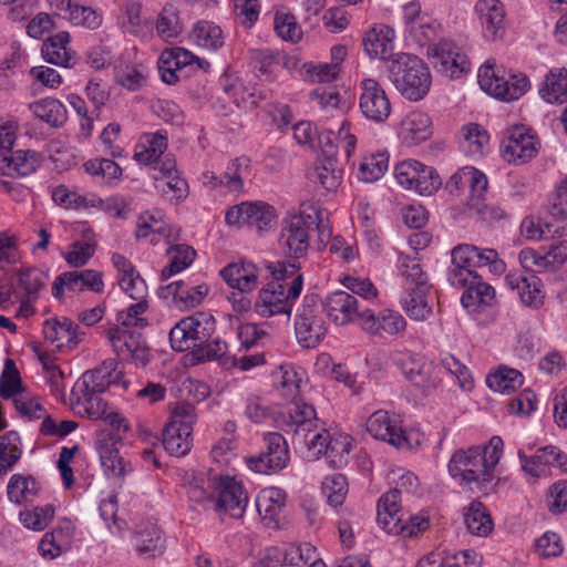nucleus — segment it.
Masks as SVG:
<instances>
[{
  "instance_id": "f257e3e1",
  "label": "nucleus",
  "mask_w": 567,
  "mask_h": 567,
  "mask_svg": "<svg viewBox=\"0 0 567 567\" xmlns=\"http://www.w3.org/2000/svg\"><path fill=\"white\" fill-rule=\"evenodd\" d=\"M504 442L493 436L487 444L456 450L449 462V473L462 488L475 489L482 495L496 492L499 478L495 468L503 455Z\"/></svg>"
},
{
  "instance_id": "f03ea898",
  "label": "nucleus",
  "mask_w": 567,
  "mask_h": 567,
  "mask_svg": "<svg viewBox=\"0 0 567 567\" xmlns=\"http://www.w3.org/2000/svg\"><path fill=\"white\" fill-rule=\"evenodd\" d=\"M317 230L318 241L326 246L332 236L326 212L312 203H302L298 214H289L281 220L279 247L288 258L306 257L310 248V234Z\"/></svg>"
},
{
  "instance_id": "7ed1b4c3",
  "label": "nucleus",
  "mask_w": 567,
  "mask_h": 567,
  "mask_svg": "<svg viewBox=\"0 0 567 567\" xmlns=\"http://www.w3.org/2000/svg\"><path fill=\"white\" fill-rule=\"evenodd\" d=\"M111 385H120L126 390L128 382L124 380L123 371L118 370V362L114 359L103 361L93 370L84 372L76 380L71 391V408L99 416L102 410L104 393Z\"/></svg>"
},
{
  "instance_id": "20e7f679",
  "label": "nucleus",
  "mask_w": 567,
  "mask_h": 567,
  "mask_svg": "<svg viewBox=\"0 0 567 567\" xmlns=\"http://www.w3.org/2000/svg\"><path fill=\"white\" fill-rule=\"evenodd\" d=\"M388 72L390 81L404 99L417 102L430 91V70L416 55L396 54L390 61Z\"/></svg>"
},
{
  "instance_id": "39448f33",
  "label": "nucleus",
  "mask_w": 567,
  "mask_h": 567,
  "mask_svg": "<svg viewBox=\"0 0 567 567\" xmlns=\"http://www.w3.org/2000/svg\"><path fill=\"white\" fill-rule=\"evenodd\" d=\"M452 265L447 271V280L452 286H464L467 280L475 279L476 268L488 266L494 274L505 271V262L495 249H480L474 245L461 244L453 248Z\"/></svg>"
},
{
  "instance_id": "423d86ee",
  "label": "nucleus",
  "mask_w": 567,
  "mask_h": 567,
  "mask_svg": "<svg viewBox=\"0 0 567 567\" xmlns=\"http://www.w3.org/2000/svg\"><path fill=\"white\" fill-rule=\"evenodd\" d=\"M477 82L484 92L505 102L518 100L530 89L526 74L513 73L506 78L505 72L496 70L489 60L478 69Z\"/></svg>"
},
{
  "instance_id": "0eeeda50",
  "label": "nucleus",
  "mask_w": 567,
  "mask_h": 567,
  "mask_svg": "<svg viewBox=\"0 0 567 567\" xmlns=\"http://www.w3.org/2000/svg\"><path fill=\"white\" fill-rule=\"evenodd\" d=\"M216 320L208 312H196L181 319L169 331V343L173 350L184 352L192 350L214 337Z\"/></svg>"
},
{
  "instance_id": "6e6552de",
  "label": "nucleus",
  "mask_w": 567,
  "mask_h": 567,
  "mask_svg": "<svg viewBox=\"0 0 567 567\" xmlns=\"http://www.w3.org/2000/svg\"><path fill=\"white\" fill-rule=\"evenodd\" d=\"M195 406L189 403H178L163 430V446L173 456H184L192 449L193 425L196 422Z\"/></svg>"
},
{
  "instance_id": "1a4fd4ad",
  "label": "nucleus",
  "mask_w": 567,
  "mask_h": 567,
  "mask_svg": "<svg viewBox=\"0 0 567 567\" xmlns=\"http://www.w3.org/2000/svg\"><path fill=\"white\" fill-rule=\"evenodd\" d=\"M275 416L279 429L292 433L299 443L306 444V439L319 431V420L315 408L296 396Z\"/></svg>"
},
{
  "instance_id": "9d476101",
  "label": "nucleus",
  "mask_w": 567,
  "mask_h": 567,
  "mask_svg": "<svg viewBox=\"0 0 567 567\" xmlns=\"http://www.w3.org/2000/svg\"><path fill=\"white\" fill-rule=\"evenodd\" d=\"M295 333L298 343L306 349L318 347L326 337L327 326L317 296H305L302 305L297 309Z\"/></svg>"
},
{
  "instance_id": "9b49d317",
  "label": "nucleus",
  "mask_w": 567,
  "mask_h": 567,
  "mask_svg": "<svg viewBox=\"0 0 567 567\" xmlns=\"http://www.w3.org/2000/svg\"><path fill=\"white\" fill-rule=\"evenodd\" d=\"M303 287V277L298 276L293 282L288 286H281L279 282H269L266 288L259 291L254 309L261 317H271L275 315L291 316L292 303L300 296Z\"/></svg>"
},
{
  "instance_id": "f8f14e48",
  "label": "nucleus",
  "mask_w": 567,
  "mask_h": 567,
  "mask_svg": "<svg viewBox=\"0 0 567 567\" xmlns=\"http://www.w3.org/2000/svg\"><path fill=\"white\" fill-rule=\"evenodd\" d=\"M307 458L318 460L324 456L329 465L333 468H341L348 463L350 453L349 436H331L329 431L320 429L311 437L306 439Z\"/></svg>"
},
{
  "instance_id": "ddd939ff",
  "label": "nucleus",
  "mask_w": 567,
  "mask_h": 567,
  "mask_svg": "<svg viewBox=\"0 0 567 567\" xmlns=\"http://www.w3.org/2000/svg\"><path fill=\"white\" fill-rule=\"evenodd\" d=\"M106 338L118 357L130 360L137 367H146L152 358L151 349L143 334L125 327H111Z\"/></svg>"
},
{
  "instance_id": "4468645a",
  "label": "nucleus",
  "mask_w": 567,
  "mask_h": 567,
  "mask_svg": "<svg viewBox=\"0 0 567 567\" xmlns=\"http://www.w3.org/2000/svg\"><path fill=\"white\" fill-rule=\"evenodd\" d=\"M396 365L409 382L427 395L441 383L440 371L434 362L420 353L406 352L396 359Z\"/></svg>"
},
{
  "instance_id": "2eb2a0df",
  "label": "nucleus",
  "mask_w": 567,
  "mask_h": 567,
  "mask_svg": "<svg viewBox=\"0 0 567 567\" xmlns=\"http://www.w3.org/2000/svg\"><path fill=\"white\" fill-rule=\"evenodd\" d=\"M427 55L433 68L450 79L460 78L471 70L466 53L451 40L443 39L431 45Z\"/></svg>"
},
{
  "instance_id": "dca6fc26",
  "label": "nucleus",
  "mask_w": 567,
  "mask_h": 567,
  "mask_svg": "<svg viewBox=\"0 0 567 567\" xmlns=\"http://www.w3.org/2000/svg\"><path fill=\"white\" fill-rule=\"evenodd\" d=\"M212 508L233 518L243 517L248 504V495L240 482L230 476H218L215 482Z\"/></svg>"
},
{
  "instance_id": "f3484780",
  "label": "nucleus",
  "mask_w": 567,
  "mask_h": 567,
  "mask_svg": "<svg viewBox=\"0 0 567 567\" xmlns=\"http://www.w3.org/2000/svg\"><path fill=\"white\" fill-rule=\"evenodd\" d=\"M196 64L197 69L208 70L210 64L194 55L190 51L175 47L164 50L158 59V71L161 79L166 84H176L186 68Z\"/></svg>"
},
{
  "instance_id": "a211bd4d",
  "label": "nucleus",
  "mask_w": 567,
  "mask_h": 567,
  "mask_svg": "<svg viewBox=\"0 0 567 567\" xmlns=\"http://www.w3.org/2000/svg\"><path fill=\"white\" fill-rule=\"evenodd\" d=\"M518 458L524 473L533 478L549 476L551 474V468H558L560 472H567L566 454L553 445L538 449L532 456H527L523 450H519Z\"/></svg>"
},
{
  "instance_id": "6ab92c4d",
  "label": "nucleus",
  "mask_w": 567,
  "mask_h": 567,
  "mask_svg": "<svg viewBox=\"0 0 567 567\" xmlns=\"http://www.w3.org/2000/svg\"><path fill=\"white\" fill-rule=\"evenodd\" d=\"M539 141L524 125H516L508 130L507 136L502 141L503 157L515 164H523L536 156Z\"/></svg>"
},
{
  "instance_id": "aec40b11",
  "label": "nucleus",
  "mask_w": 567,
  "mask_h": 567,
  "mask_svg": "<svg viewBox=\"0 0 567 567\" xmlns=\"http://www.w3.org/2000/svg\"><path fill=\"white\" fill-rule=\"evenodd\" d=\"M267 451L258 456L247 460L248 467L256 472L266 474L269 471H280L285 468L290 460L289 449L286 439L276 432L265 434Z\"/></svg>"
},
{
  "instance_id": "412c9836",
  "label": "nucleus",
  "mask_w": 567,
  "mask_h": 567,
  "mask_svg": "<svg viewBox=\"0 0 567 567\" xmlns=\"http://www.w3.org/2000/svg\"><path fill=\"white\" fill-rule=\"evenodd\" d=\"M359 107L363 116L375 123L384 122L391 113L389 97L374 79H364L361 84Z\"/></svg>"
},
{
  "instance_id": "4be33fe9",
  "label": "nucleus",
  "mask_w": 567,
  "mask_h": 567,
  "mask_svg": "<svg viewBox=\"0 0 567 567\" xmlns=\"http://www.w3.org/2000/svg\"><path fill=\"white\" fill-rule=\"evenodd\" d=\"M368 432L377 440H382L398 449L411 447V435L399 425L398 420L389 412L379 410L367 422Z\"/></svg>"
},
{
  "instance_id": "5701e85b",
  "label": "nucleus",
  "mask_w": 567,
  "mask_h": 567,
  "mask_svg": "<svg viewBox=\"0 0 567 567\" xmlns=\"http://www.w3.org/2000/svg\"><path fill=\"white\" fill-rule=\"evenodd\" d=\"M208 291L206 284L192 286L184 280H177L161 287L157 295L179 309H192L202 303Z\"/></svg>"
},
{
  "instance_id": "b1692460",
  "label": "nucleus",
  "mask_w": 567,
  "mask_h": 567,
  "mask_svg": "<svg viewBox=\"0 0 567 567\" xmlns=\"http://www.w3.org/2000/svg\"><path fill=\"white\" fill-rule=\"evenodd\" d=\"M217 477L216 475L209 477L200 472L185 471L182 475L181 486L190 503L204 508H212Z\"/></svg>"
},
{
  "instance_id": "393cba45",
  "label": "nucleus",
  "mask_w": 567,
  "mask_h": 567,
  "mask_svg": "<svg viewBox=\"0 0 567 567\" xmlns=\"http://www.w3.org/2000/svg\"><path fill=\"white\" fill-rule=\"evenodd\" d=\"M327 316L337 326H346L354 319L361 320L362 310L357 298L348 291L338 290L330 293L323 303Z\"/></svg>"
},
{
  "instance_id": "a878e982",
  "label": "nucleus",
  "mask_w": 567,
  "mask_h": 567,
  "mask_svg": "<svg viewBox=\"0 0 567 567\" xmlns=\"http://www.w3.org/2000/svg\"><path fill=\"white\" fill-rule=\"evenodd\" d=\"M361 327L370 334H379L381 332L396 334L405 329L406 321L401 313L393 310L384 309L375 316L372 310L363 309Z\"/></svg>"
},
{
  "instance_id": "bb28decb",
  "label": "nucleus",
  "mask_w": 567,
  "mask_h": 567,
  "mask_svg": "<svg viewBox=\"0 0 567 567\" xmlns=\"http://www.w3.org/2000/svg\"><path fill=\"white\" fill-rule=\"evenodd\" d=\"M480 14L483 35L487 40H497L505 33V9L499 0H478L475 6Z\"/></svg>"
},
{
  "instance_id": "cd10ccee",
  "label": "nucleus",
  "mask_w": 567,
  "mask_h": 567,
  "mask_svg": "<svg viewBox=\"0 0 567 567\" xmlns=\"http://www.w3.org/2000/svg\"><path fill=\"white\" fill-rule=\"evenodd\" d=\"M333 150H327V157H318L309 179L321 185L328 192H334L341 185L343 169L338 158L332 155Z\"/></svg>"
},
{
  "instance_id": "c85d7f7f",
  "label": "nucleus",
  "mask_w": 567,
  "mask_h": 567,
  "mask_svg": "<svg viewBox=\"0 0 567 567\" xmlns=\"http://www.w3.org/2000/svg\"><path fill=\"white\" fill-rule=\"evenodd\" d=\"M432 286H420V288L406 287L401 298V305L406 315L417 321L429 318L432 313L433 297Z\"/></svg>"
},
{
  "instance_id": "c756f323",
  "label": "nucleus",
  "mask_w": 567,
  "mask_h": 567,
  "mask_svg": "<svg viewBox=\"0 0 567 567\" xmlns=\"http://www.w3.org/2000/svg\"><path fill=\"white\" fill-rule=\"evenodd\" d=\"M506 285L512 290H517L522 302L530 308H539L544 303V293L540 279L534 274L528 276L508 274L505 278Z\"/></svg>"
},
{
  "instance_id": "7c9ffc66",
  "label": "nucleus",
  "mask_w": 567,
  "mask_h": 567,
  "mask_svg": "<svg viewBox=\"0 0 567 567\" xmlns=\"http://www.w3.org/2000/svg\"><path fill=\"white\" fill-rule=\"evenodd\" d=\"M455 287L464 289L461 303L468 310L476 311L481 307H492L496 301L495 289L483 281L478 274L475 275V279L467 280L464 286Z\"/></svg>"
},
{
  "instance_id": "2f4dec72",
  "label": "nucleus",
  "mask_w": 567,
  "mask_h": 567,
  "mask_svg": "<svg viewBox=\"0 0 567 567\" xmlns=\"http://www.w3.org/2000/svg\"><path fill=\"white\" fill-rule=\"evenodd\" d=\"M132 542L137 555L143 559H153L165 550L162 530L154 524L138 527Z\"/></svg>"
},
{
  "instance_id": "473e14b6",
  "label": "nucleus",
  "mask_w": 567,
  "mask_h": 567,
  "mask_svg": "<svg viewBox=\"0 0 567 567\" xmlns=\"http://www.w3.org/2000/svg\"><path fill=\"white\" fill-rule=\"evenodd\" d=\"M488 181L484 173L472 166H465L454 173L446 187L451 193L460 192L465 187L470 188L471 202L481 199L487 190Z\"/></svg>"
},
{
  "instance_id": "72a5a7b5",
  "label": "nucleus",
  "mask_w": 567,
  "mask_h": 567,
  "mask_svg": "<svg viewBox=\"0 0 567 567\" xmlns=\"http://www.w3.org/2000/svg\"><path fill=\"white\" fill-rule=\"evenodd\" d=\"M79 326L71 320H47L43 324L44 339L60 350H71L80 342Z\"/></svg>"
},
{
  "instance_id": "f704fd0d",
  "label": "nucleus",
  "mask_w": 567,
  "mask_h": 567,
  "mask_svg": "<svg viewBox=\"0 0 567 567\" xmlns=\"http://www.w3.org/2000/svg\"><path fill=\"white\" fill-rule=\"evenodd\" d=\"M431 135V118L424 112H410L401 122L400 137L405 145H417L426 141Z\"/></svg>"
},
{
  "instance_id": "c9c22d12",
  "label": "nucleus",
  "mask_w": 567,
  "mask_h": 567,
  "mask_svg": "<svg viewBox=\"0 0 567 567\" xmlns=\"http://www.w3.org/2000/svg\"><path fill=\"white\" fill-rule=\"evenodd\" d=\"M286 492L279 487L262 489L256 498V506L268 527H277L279 516L286 505Z\"/></svg>"
},
{
  "instance_id": "e433bc0d",
  "label": "nucleus",
  "mask_w": 567,
  "mask_h": 567,
  "mask_svg": "<svg viewBox=\"0 0 567 567\" xmlns=\"http://www.w3.org/2000/svg\"><path fill=\"white\" fill-rule=\"evenodd\" d=\"M69 42L70 34L66 31H61L49 38L42 44L43 59L51 64L72 68L76 63V55L68 48Z\"/></svg>"
},
{
  "instance_id": "4c0bfd02",
  "label": "nucleus",
  "mask_w": 567,
  "mask_h": 567,
  "mask_svg": "<svg viewBox=\"0 0 567 567\" xmlns=\"http://www.w3.org/2000/svg\"><path fill=\"white\" fill-rule=\"evenodd\" d=\"M220 276L229 287L240 293L249 292L257 287V268L251 262H233L220 270Z\"/></svg>"
},
{
  "instance_id": "58836bf2",
  "label": "nucleus",
  "mask_w": 567,
  "mask_h": 567,
  "mask_svg": "<svg viewBox=\"0 0 567 567\" xmlns=\"http://www.w3.org/2000/svg\"><path fill=\"white\" fill-rule=\"evenodd\" d=\"M40 165L39 155L33 151H16L10 155L0 154V173L8 176H28Z\"/></svg>"
},
{
  "instance_id": "ea45409f",
  "label": "nucleus",
  "mask_w": 567,
  "mask_h": 567,
  "mask_svg": "<svg viewBox=\"0 0 567 567\" xmlns=\"http://www.w3.org/2000/svg\"><path fill=\"white\" fill-rule=\"evenodd\" d=\"M167 135L161 131L145 133L135 147L134 159L143 165L156 163L167 150Z\"/></svg>"
},
{
  "instance_id": "a19ab883",
  "label": "nucleus",
  "mask_w": 567,
  "mask_h": 567,
  "mask_svg": "<svg viewBox=\"0 0 567 567\" xmlns=\"http://www.w3.org/2000/svg\"><path fill=\"white\" fill-rule=\"evenodd\" d=\"M394 30L388 25L372 28L363 39L365 52L371 58L389 59L393 51Z\"/></svg>"
},
{
  "instance_id": "79ce46f5",
  "label": "nucleus",
  "mask_w": 567,
  "mask_h": 567,
  "mask_svg": "<svg viewBox=\"0 0 567 567\" xmlns=\"http://www.w3.org/2000/svg\"><path fill=\"white\" fill-rule=\"evenodd\" d=\"M102 406L100 408V410H102V412L100 413L99 416H93V414H89V411L87 412H83L82 410L79 411V409H72L73 412L81 416V417H87L90 420H93V421H97V420H101L103 421L105 424H107L109 426H111V432L106 433L105 431H102L100 433V436L99 439H110V437H114L115 439V443H117L118 441L122 440V436L121 434L122 433H125L130 430V425H128V422L127 420L122 416L117 411L111 409L107 404V402H105L104 400L102 401Z\"/></svg>"
},
{
  "instance_id": "37998d69",
  "label": "nucleus",
  "mask_w": 567,
  "mask_h": 567,
  "mask_svg": "<svg viewBox=\"0 0 567 567\" xmlns=\"http://www.w3.org/2000/svg\"><path fill=\"white\" fill-rule=\"evenodd\" d=\"M538 93L547 103L563 104L567 102V70H550L546 74Z\"/></svg>"
},
{
  "instance_id": "c03bdc74",
  "label": "nucleus",
  "mask_w": 567,
  "mask_h": 567,
  "mask_svg": "<svg viewBox=\"0 0 567 567\" xmlns=\"http://www.w3.org/2000/svg\"><path fill=\"white\" fill-rule=\"evenodd\" d=\"M71 534L70 522H65L64 525L45 533L38 546L41 556L47 559L60 556L66 548Z\"/></svg>"
},
{
  "instance_id": "a18cd8bd",
  "label": "nucleus",
  "mask_w": 567,
  "mask_h": 567,
  "mask_svg": "<svg viewBox=\"0 0 567 567\" xmlns=\"http://www.w3.org/2000/svg\"><path fill=\"white\" fill-rule=\"evenodd\" d=\"M464 523L468 532L485 537L493 530V520L485 505L473 501L464 512Z\"/></svg>"
},
{
  "instance_id": "49530a36",
  "label": "nucleus",
  "mask_w": 567,
  "mask_h": 567,
  "mask_svg": "<svg viewBox=\"0 0 567 567\" xmlns=\"http://www.w3.org/2000/svg\"><path fill=\"white\" fill-rule=\"evenodd\" d=\"M167 248L166 254L169 258V264L162 269V280H167L175 274L189 267L196 256V251L193 247L185 244H176Z\"/></svg>"
},
{
  "instance_id": "de8ad7c7",
  "label": "nucleus",
  "mask_w": 567,
  "mask_h": 567,
  "mask_svg": "<svg viewBox=\"0 0 567 567\" xmlns=\"http://www.w3.org/2000/svg\"><path fill=\"white\" fill-rule=\"evenodd\" d=\"M389 168V154L386 151L374 152L362 157L358 178L364 183L379 181Z\"/></svg>"
},
{
  "instance_id": "09e8293b",
  "label": "nucleus",
  "mask_w": 567,
  "mask_h": 567,
  "mask_svg": "<svg viewBox=\"0 0 567 567\" xmlns=\"http://www.w3.org/2000/svg\"><path fill=\"white\" fill-rule=\"evenodd\" d=\"M522 231L532 240L563 237L567 235V224L555 225L548 218L535 220L534 217H526L522 223Z\"/></svg>"
},
{
  "instance_id": "8fccbe9b",
  "label": "nucleus",
  "mask_w": 567,
  "mask_h": 567,
  "mask_svg": "<svg viewBox=\"0 0 567 567\" xmlns=\"http://www.w3.org/2000/svg\"><path fill=\"white\" fill-rule=\"evenodd\" d=\"M115 445L114 437H103L96 441V449L102 466L109 475L121 477L125 474V465Z\"/></svg>"
},
{
  "instance_id": "3c124183",
  "label": "nucleus",
  "mask_w": 567,
  "mask_h": 567,
  "mask_svg": "<svg viewBox=\"0 0 567 567\" xmlns=\"http://www.w3.org/2000/svg\"><path fill=\"white\" fill-rule=\"evenodd\" d=\"M190 38L198 47L212 51L220 49L225 43L223 30L210 21H198L192 30Z\"/></svg>"
},
{
  "instance_id": "603ef678",
  "label": "nucleus",
  "mask_w": 567,
  "mask_h": 567,
  "mask_svg": "<svg viewBox=\"0 0 567 567\" xmlns=\"http://www.w3.org/2000/svg\"><path fill=\"white\" fill-rule=\"evenodd\" d=\"M524 377L515 369L501 367L496 372L486 378L488 388L495 392L509 394L523 385Z\"/></svg>"
},
{
  "instance_id": "864d4df0",
  "label": "nucleus",
  "mask_w": 567,
  "mask_h": 567,
  "mask_svg": "<svg viewBox=\"0 0 567 567\" xmlns=\"http://www.w3.org/2000/svg\"><path fill=\"white\" fill-rule=\"evenodd\" d=\"M35 117L48 123L52 127H60L66 121V109L56 99H43L31 105Z\"/></svg>"
},
{
  "instance_id": "5fc2aeb1",
  "label": "nucleus",
  "mask_w": 567,
  "mask_h": 567,
  "mask_svg": "<svg viewBox=\"0 0 567 567\" xmlns=\"http://www.w3.org/2000/svg\"><path fill=\"white\" fill-rule=\"evenodd\" d=\"M245 225L254 227L258 231L272 226L276 214L272 206L264 202H246Z\"/></svg>"
},
{
  "instance_id": "6e6d98bb",
  "label": "nucleus",
  "mask_w": 567,
  "mask_h": 567,
  "mask_svg": "<svg viewBox=\"0 0 567 567\" xmlns=\"http://www.w3.org/2000/svg\"><path fill=\"white\" fill-rule=\"evenodd\" d=\"M461 148L473 157H480L488 144V134L478 124H470L462 128Z\"/></svg>"
},
{
  "instance_id": "4d7b16f0",
  "label": "nucleus",
  "mask_w": 567,
  "mask_h": 567,
  "mask_svg": "<svg viewBox=\"0 0 567 567\" xmlns=\"http://www.w3.org/2000/svg\"><path fill=\"white\" fill-rule=\"evenodd\" d=\"M20 436L10 431L0 436V473H7L21 457Z\"/></svg>"
},
{
  "instance_id": "13d9d810",
  "label": "nucleus",
  "mask_w": 567,
  "mask_h": 567,
  "mask_svg": "<svg viewBox=\"0 0 567 567\" xmlns=\"http://www.w3.org/2000/svg\"><path fill=\"white\" fill-rule=\"evenodd\" d=\"M18 286L29 301L35 300L48 281V275L39 268L21 269L18 275Z\"/></svg>"
},
{
  "instance_id": "bf43d9fd",
  "label": "nucleus",
  "mask_w": 567,
  "mask_h": 567,
  "mask_svg": "<svg viewBox=\"0 0 567 567\" xmlns=\"http://www.w3.org/2000/svg\"><path fill=\"white\" fill-rule=\"evenodd\" d=\"M156 32L165 41L176 39L182 32L177 9L173 4H166L156 21Z\"/></svg>"
},
{
  "instance_id": "052dcab7",
  "label": "nucleus",
  "mask_w": 567,
  "mask_h": 567,
  "mask_svg": "<svg viewBox=\"0 0 567 567\" xmlns=\"http://www.w3.org/2000/svg\"><path fill=\"white\" fill-rule=\"evenodd\" d=\"M38 493V483L31 476L13 475L8 484L7 494L11 502L21 504Z\"/></svg>"
},
{
  "instance_id": "680f3d73",
  "label": "nucleus",
  "mask_w": 567,
  "mask_h": 567,
  "mask_svg": "<svg viewBox=\"0 0 567 567\" xmlns=\"http://www.w3.org/2000/svg\"><path fill=\"white\" fill-rule=\"evenodd\" d=\"M248 159L238 157L230 161L225 172L218 175L219 185L229 192H241L244 188L243 169L248 167Z\"/></svg>"
},
{
  "instance_id": "e2e57ef3",
  "label": "nucleus",
  "mask_w": 567,
  "mask_h": 567,
  "mask_svg": "<svg viewBox=\"0 0 567 567\" xmlns=\"http://www.w3.org/2000/svg\"><path fill=\"white\" fill-rule=\"evenodd\" d=\"M321 488L329 505L338 507L343 504L348 494L347 477L340 473L327 476L322 482Z\"/></svg>"
},
{
  "instance_id": "0e129e2a",
  "label": "nucleus",
  "mask_w": 567,
  "mask_h": 567,
  "mask_svg": "<svg viewBox=\"0 0 567 567\" xmlns=\"http://www.w3.org/2000/svg\"><path fill=\"white\" fill-rule=\"evenodd\" d=\"M548 217L555 225L567 224V177L564 178L555 189V193L547 208Z\"/></svg>"
},
{
  "instance_id": "69168bd1",
  "label": "nucleus",
  "mask_w": 567,
  "mask_h": 567,
  "mask_svg": "<svg viewBox=\"0 0 567 567\" xmlns=\"http://www.w3.org/2000/svg\"><path fill=\"white\" fill-rule=\"evenodd\" d=\"M303 371L292 364H282L279 368V384L281 394L288 399H295L300 391Z\"/></svg>"
},
{
  "instance_id": "338daca9",
  "label": "nucleus",
  "mask_w": 567,
  "mask_h": 567,
  "mask_svg": "<svg viewBox=\"0 0 567 567\" xmlns=\"http://www.w3.org/2000/svg\"><path fill=\"white\" fill-rule=\"evenodd\" d=\"M136 302L128 306L125 310L117 313V323L115 327L144 328L147 326V319L143 316L148 308L146 299H135Z\"/></svg>"
},
{
  "instance_id": "774afa93",
  "label": "nucleus",
  "mask_w": 567,
  "mask_h": 567,
  "mask_svg": "<svg viewBox=\"0 0 567 567\" xmlns=\"http://www.w3.org/2000/svg\"><path fill=\"white\" fill-rule=\"evenodd\" d=\"M23 393L20 373L11 359H7L0 377V395L3 399H14Z\"/></svg>"
}]
</instances>
